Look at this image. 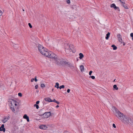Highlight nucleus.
I'll use <instances>...</instances> for the list:
<instances>
[{"label":"nucleus","mask_w":133,"mask_h":133,"mask_svg":"<svg viewBox=\"0 0 133 133\" xmlns=\"http://www.w3.org/2000/svg\"><path fill=\"white\" fill-rule=\"evenodd\" d=\"M34 80V78H32L31 80V82H33Z\"/></svg>","instance_id":"45"},{"label":"nucleus","mask_w":133,"mask_h":133,"mask_svg":"<svg viewBox=\"0 0 133 133\" xmlns=\"http://www.w3.org/2000/svg\"><path fill=\"white\" fill-rule=\"evenodd\" d=\"M34 106L35 107H36L37 109H38L39 108V106L37 104H35L34 105Z\"/></svg>","instance_id":"24"},{"label":"nucleus","mask_w":133,"mask_h":133,"mask_svg":"<svg viewBox=\"0 0 133 133\" xmlns=\"http://www.w3.org/2000/svg\"><path fill=\"white\" fill-rule=\"evenodd\" d=\"M130 36L131 37H133V33H131L130 34Z\"/></svg>","instance_id":"37"},{"label":"nucleus","mask_w":133,"mask_h":133,"mask_svg":"<svg viewBox=\"0 0 133 133\" xmlns=\"http://www.w3.org/2000/svg\"><path fill=\"white\" fill-rule=\"evenodd\" d=\"M9 105L10 108L12 112H15V106L17 105L16 101L13 99H9Z\"/></svg>","instance_id":"3"},{"label":"nucleus","mask_w":133,"mask_h":133,"mask_svg":"<svg viewBox=\"0 0 133 133\" xmlns=\"http://www.w3.org/2000/svg\"><path fill=\"white\" fill-rule=\"evenodd\" d=\"M111 47L113 48V49L116 50L117 49V47L114 45H111Z\"/></svg>","instance_id":"21"},{"label":"nucleus","mask_w":133,"mask_h":133,"mask_svg":"<svg viewBox=\"0 0 133 133\" xmlns=\"http://www.w3.org/2000/svg\"><path fill=\"white\" fill-rule=\"evenodd\" d=\"M90 77L92 79H95V77L94 76H91Z\"/></svg>","instance_id":"30"},{"label":"nucleus","mask_w":133,"mask_h":133,"mask_svg":"<svg viewBox=\"0 0 133 133\" xmlns=\"http://www.w3.org/2000/svg\"><path fill=\"white\" fill-rule=\"evenodd\" d=\"M59 84L58 83H56V85L55 86V87L57 89H58L59 87Z\"/></svg>","instance_id":"20"},{"label":"nucleus","mask_w":133,"mask_h":133,"mask_svg":"<svg viewBox=\"0 0 133 133\" xmlns=\"http://www.w3.org/2000/svg\"><path fill=\"white\" fill-rule=\"evenodd\" d=\"M70 90L69 89H68L67 90V92L68 93H69L70 91Z\"/></svg>","instance_id":"44"},{"label":"nucleus","mask_w":133,"mask_h":133,"mask_svg":"<svg viewBox=\"0 0 133 133\" xmlns=\"http://www.w3.org/2000/svg\"><path fill=\"white\" fill-rule=\"evenodd\" d=\"M64 88V86L63 85H62L60 87H59V88L60 89H61L62 88Z\"/></svg>","instance_id":"23"},{"label":"nucleus","mask_w":133,"mask_h":133,"mask_svg":"<svg viewBox=\"0 0 133 133\" xmlns=\"http://www.w3.org/2000/svg\"><path fill=\"white\" fill-rule=\"evenodd\" d=\"M34 79V80L36 82L38 80L36 78V77L35 79Z\"/></svg>","instance_id":"40"},{"label":"nucleus","mask_w":133,"mask_h":133,"mask_svg":"<svg viewBox=\"0 0 133 133\" xmlns=\"http://www.w3.org/2000/svg\"><path fill=\"white\" fill-rule=\"evenodd\" d=\"M39 51L42 55L45 56L48 55V50L44 47L42 49H41V51Z\"/></svg>","instance_id":"7"},{"label":"nucleus","mask_w":133,"mask_h":133,"mask_svg":"<svg viewBox=\"0 0 133 133\" xmlns=\"http://www.w3.org/2000/svg\"><path fill=\"white\" fill-rule=\"evenodd\" d=\"M44 47L41 45H39L38 46V49L39 51H41V49H42Z\"/></svg>","instance_id":"13"},{"label":"nucleus","mask_w":133,"mask_h":133,"mask_svg":"<svg viewBox=\"0 0 133 133\" xmlns=\"http://www.w3.org/2000/svg\"><path fill=\"white\" fill-rule=\"evenodd\" d=\"M76 59H77V61H78L79 60V59L78 58H77Z\"/></svg>","instance_id":"48"},{"label":"nucleus","mask_w":133,"mask_h":133,"mask_svg":"<svg viewBox=\"0 0 133 133\" xmlns=\"http://www.w3.org/2000/svg\"><path fill=\"white\" fill-rule=\"evenodd\" d=\"M52 91H53V90H54V89H52Z\"/></svg>","instance_id":"50"},{"label":"nucleus","mask_w":133,"mask_h":133,"mask_svg":"<svg viewBox=\"0 0 133 133\" xmlns=\"http://www.w3.org/2000/svg\"><path fill=\"white\" fill-rule=\"evenodd\" d=\"M115 80H116V79H115L114 80V82H115Z\"/></svg>","instance_id":"51"},{"label":"nucleus","mask_w":133,"mask_h":133,"mask_svg":"<svg viewBox=\"0 0 133 133\" xmlns=\"http://www.w3.org/2000/svg\"><path fill=\"white\" fill-rule=\"evenodd\" d=\"M18 96L20 97H22V94L21 93H19L18 94Z\"/></svg>","instance_id":"29"},{"label":"nucleus","mask_w":133,"mask_h":133,"mask_svg":"<svg viewBox=\"0 0 133 133\" xmlns=\"http://www.w3.org/2000/svg\"><path fill=\"white\" fill-rule=\"evenodd\" d=\"M110 33L109 32H108L107 34H106V36L105 37V39L107 40H108V39L109 37H110Z\"/></svg>","instance_id":"18"},{"label":"nucleus","mask_w":133,"mask_h":133,"mask_svg":"<svg viewBox=\"0 0 133 133\" xmlns=\"http://www.w3.org/2000/svg\"><path fill=\"white\" fill-rule=\"evenodd\" d=\"M130 119V118L124 115L121 121L124 123L128 124L129 123V120Z\"/></svg>","instance_id":"5"},{"label":"nucleus","mask_w":133,"mask_h":133,"mask_svg":"<svg viewBox=\"0 0 133 133\" xmlns=\"http://www.w3.org/2000/svg\"><path fill=\"white\" fill-rule=\"evenodd\" d=\"M119 41L122 43V39L121 38H120L118 39Z\"/></svg>","instance_id":"28"},{"label":"nucleus","mask_w":133,"mask_h":133,"mask_svg":"<svg viewBox=\"0 0 133 133\" xmlns=\"http://www.w3.org/2000/svg\"><path fill=\"white\" fill-rule=\"evenodd\" d=\"M79 58L80 59H82L84 57L83 55L81 53H80L79 54Z\"/></svg>","instance_id":"17"},{"label":"nucleus","mask_w":133,"mask_h":133,"mask_svg":"<svg viewBox=\"0 0 133 133\" xmlns=\"http://www.w3.org/2000/svg\"><path fill=\"white\" fill-rule=\"evenodd\" d=\"M41 87L42 88H44L45 87V85L43 84H42L41 85Z\"/></svg>","instance_id":"26"},{"label":"nucleus","mask_w":133,"mask_h":133,"mask_svg":"<svg viewBox=\"0 0 133 133\" xmlns=\"http://www.w3.org/2000/svg\"><path fill=\"white\" fill-rule=\"evenodd\" d=\"M64 47L65 51L66 53H70L71 51L74 53L76 51V50L74 49V46L72 44L69 45L66 43L65 44Z\"/></svg>","instance_id":"2"},{"label":"nucleus","mask_w":133,"mask_h":133,"mask_svg":"<svg viewBox=\"0 0 133 133\" xmlns=\"http://www.w3.org/2000/svg\"><path fill=\"white\" fill-rule=\"evenodd\" d=\"M48 55L46 56H45L53 58L55 62L57 65H60L62 64V62L61 60L58 58L56 55L51 51H48Z\"/></svg>","instance_id":"1"},{"label":"nucleus","mask_w":133,"mask_h":133,"mask_svg":"<svg viewBox=\"0 0 133 133\" xmlns=\"http://www.w3.org/2000/svg\"><path fill=\"white\" fill-rule=\"evenodd\" d=\"M67 64L68 66L71 69H73L74 68V67L72 64L69 63H68Z\"/></svg>","instance_id":"10"},{"label":"nucleus","mask_w":133,"mask_h":133,"mask_svg":"<svg viewBox=\"0 0 133 133\" xmlns=\"http://www.w3.org/2000/svg\"><path fill=\"white\" fill-rule=\"evenodd\" d=\"M3 131V132H5V129H2L1 128V127H0V131Z\"/></svg>","instance_id":"22"},{"label":"nucleus","mask_w":133,"mask_h":133,"mask_svg":"<svg viewBox=\"0 0 133 133\" xmlns=\"http://www.w3.org/2000/svg\"><path fill=\"white\" fill-rule=\"evenodd\" d=\"M111 7L115 9H118V8L114 4H111L110 6Z\"/></svg>","instance_id":"12"},{"label":"nucleus","mask_w":133,"mask_h":133,"mask_svg":"<svg viewBox=\"0 0 133 133\" xmlns=\"http://www.w3.org/2000/svg\"><path fill=\"white\" fill-rule=\"evenodd\" d=\"M28 25L29 26V27L30 28H32V26L31 25V24L30 23H28Z\"/></svg>","instance_id":"31"},{"label":"nucleus","mask_w":133,"mask_h":133,"mask_svg":"<svg viewBox=\"0 0 133 133\" xmlns=\"http://www.w3.org/2000/svg\"><path fill=\"white\" fill-rule=\"evenodd\" d=\"M35 88L36 89H37L38 88V86L37 85H36L35 87Z\"/></svg>","instance_id":"42"},{"label":"nucleus","mask_w":133,"mask_h":133,"mask_svg":"<svg viewBox=\"0 0 133 133\" xmlns=\"http://www.w3.org/2000/svg\"><path fill=\"white\" fill-rule=\"evenodd\" d=\"M4 125L3 124L1 126V128L2 129H5V128H4Z\"/></svg>","instance_id":"25"},{"label":"nucleus","mask_w":133,"mask_h":133,"mask_svg":"<svg viewBox=\"0 0 133 133\" xmlns=\"http://www.w3.org/2000/svg\"><path fill=\"white\" fill-rule=\"evenodd\" d=\"M122 3V5L123 6V7H124V6H125V1H124V3Z\"/></svg>","instance_id":"41"},{"label":"nucleus","mask_w":133,"mask_h":133,"mask_svg":"<svg viewBox=\"0 0 133 133\" xmlns=\"http://www.w3.org/2000/svg\"><path fill=\"white\" fill-rule=\"evenodd\" d=\"M92 71H90L89 72V75H91L92 73Z\"/></svg>","instance_id":"35"},{"label":"nucleus","mask_w":133,"mask_h":133,"mask_svg":"<svg viewBox=\"0 0 133 133\" xmlns=\"http://www.w3.org/2000/svg\"><path fill=\"white\" fill-rule=\"evenodd\" d=\"M59 107V106L58 105H57L56 107V108H58V107Z\"/></svg>","instance_id":"49"},{"label":"nucleus","mask_w":133,"mask_h":133,"mask_svg":"<svg viewBox=\"0 0 133 133\" xmlns=\"http://www.w3.org/2000/svg\"><path fill=\"white\" fill-rule=\"evenodd\" d=\"M9 119V117H6L4 118L2 120L3 123H5Z\"/></svg>","instance_id":"9"},{"label":"nucleus","mask_w":133,"mask_h":133,"mask_svg":"<svg viewBox=\"0 0 133 133\" xmlns=\"http://www.w3.org/2000/svg\"><path fill=\"white\" fill-rule=\"evenodd\" d=\"M23 118L24 119H26L27 122H29V117L27 116V115L25 114L23 116Z\"/></svg>","instance_id":"11"},{"label":"nucleus","mask_w":133,"mask_h":133,"mask_svg":"<svg viewBox=\"0 0 133 133\" xmlns=\"http://www.w3.org/2000/svg\"><path fill=\"white\" fill-rule=\"evenodd\" d=\"M122 43H123V45H124L125 44V43L124 42H123Z\"/></svg>","instance_id":"47"},{"label":"nucleus","mask_w":133,"mask_h":133,"mask_svg":"<svg viewBox=\"0 0 133 133\" xmlns=\"http://www.w3.org/2000/svg\"><path fill=\"white\" fill-rule=\"evenodd\" d=\"M119 1L122 3H124V0H119Z\"/></svg>","instance_id":"33"},{"label":"nucleus","mask_w":133,"mask_h":133,"mask_svg":"<svg viewBox=\"0 0 133 133\" xmlns=\"http://www.w3.org/2000/svg\"><path fill=\"white\" fill-rule=\"evenodd\" d=\"M124 7L125 9H128V7H127V6L126 5H125V6H124Z\"/></svg>","instance_id":"38"},{"label":"nucleus","mask_w":133,"mask_h":133,"mask_svg":"<svg viewBox=\"0 0 133 133\" xmlns=\"http://www.w3.org/2000/svg\"><path fill=\"white\" fill-rule=\"evenodd\" d=\"M112 110L115 113V116L117 117L122 114V113L115 107H112Z\"/></svg>","instance_id":"4"},{"label":"nucleus","mask_w":133,"mask_h":133,"mask_svg":"<svg viewBox=\"0 0 133 133\" xmlns=\"http://www.w3.org/2000/svg\"><path fill=\"white\" fill-rule=\"evenodd\" d=\"M56 101L55 100V99H54L53 100H52L51 101V102H53L55 103H56Z\"/></svg>","instance_id":"32"},{"label":"nucleus","mask_w":133,"mask_h":133,"mask_svg":"<svg viewBox=\"0 0 133 133\" xmlns=\"http://www.w3.org/2000/svg\"><path fill=\"white\" fill-rule=\"evenodd\" d=\"M117 38H118V39L121 38V35L119 34H118L117 35Z\"/></svg>","instance_id":"27"},{"label":"nucleus","mask_w":133,"mask_h":133,"mask_svg":"<svg viewBox=\"0 0 133 133\" xmlns=\"http://www.w3.org/2000/svg\"><path fill=\"white\" fill-rule=\"evenodd\" d=\"M2 14V11L0 10V16H1Z\"/></svg>","instance_id":"36"},{"label":"nucleus","mask_w":133,"mask_h":133,"mask_svg":"<svg viewBox=\"0 0 133 133\" xmlns=\"http://www.w3.org/2000/svg\"><path fill=\"white\" fill-rule=\"evenodd\" d=\"M56 103L58 104H59V102L57 101H56Z\"/></svg>","instance_id":"46"},{"label":"nucleus","mask_w":133,"mask_h":133,"mask_svg":"<svg viewBox=\"0 0 133 133\" xmlns=\"http://www.w3.org/2000/svg\"><path fill=\"white\" fill-rule=\"evenodd\" d=\"M39 101H37L36 102V104H38L39 103Z\"/></svg>","instance_id":"43"},{"label":"nucleus","mask_w":133,"mask_h":133,"mask_svg":"<svg viewBox=\"0 0 133 133\" xmlns=\"http://www.w3.org/2000/svg\"><path fill=\"white\" fill-rule=\"evenodd\" d=\"M66 2L67 3L69 4L70 3V1L69 0H67Z\"/></svg>","instance_id":"34"},{"label":"nucleus","mask_w":133,"mask_h":133,"mask_svg":"<svg viewBox=\"0 0 133 133\" xmlns=\"http://www.w3.org/2000/svg\"><path fill=\"white\" fill-rule=\"evenodd\" d=\"M80 70L81 72H82L84 71V67L83 65H81L80 66Z\"/></svg>","instance_id":"15"},{"label":"nucleus","mask_w":133,"mask_h":133,"mask_svg":"<svg viewBox=\"0 0 133 133\" xmlns=\"http://www.w3.org/2000/svg\"><path fill=\"white\" fill-rule=\"evenodd\" d=\"M44 99H45V100L46 101H47L49 102H51V99L50 98H49V97L46 98Z\"/></svg>","instance_id":"14"},{"label":"nucleus","mask_w":133,"mask_h":133,"mask_svg":"<svg viewBox=\"0 0 133 133\" xmlns=\"http://www.w3.org/2000/svg\"><path fill=\"white\" fill-rule=\"evenodd\" d=\"M39 128L40 129L44 130L48 128L45 125H42L40 126Z\"/></svg>","instance_id":"8"},{"label":"nucleus","mask_w":133,"mask_h":133,"mask_svg":"<svg viewBox=\"0 0 133 133\" xmlns=\"http://www.w3.org/2000/svg\"><path fill=\"white\" fill-rule=\"evenodd\" d=\"M23 11H24V9H23Z\"/></svg>","instance_id":"52"},{"label":"nucleus","mask_w":133,"mask_h":133,"mask_svg":"<svg viewBox=\"0 0 133 133\" xmlns=\"http://www.w3.org/2000/svg\"><path fill=\"white\" fill-rule=\"evenodd\" d=\"M112 126H113V127L114 128H116V125H115V124H112Z\"/></svg>","instance_id":"39"},{"label":"nucleus","mask_w":133,"mask_h":133,"mask_svg":"<svg viewBox=\"0 0 133 133\" xmlns=\"http://www.w3.org/2000/svg\"><path fill=\"white\" fill-rule=\"evenodd\" d=\"M124 115L123 113H122V114L119 116L117 117V118L121 120V119H122Z\"/></svg>","instance_id":"16"},{"label":"nucleus","mask_w":133,"mask_h":133,"mask_svg":"<svg viewBox=\"0 0 133 133\" xmlns=\"http://www.w3.org/2000/svg\"><path fill=\"white\" fill-rule=\"evenodd\" d=\"M51 115L50 112H45L43 114L40 115V116L43 118H45L49 117Z\"/></svg>","instance_id":"6"},{"label":"nucleus","mask_w":133,"mask_h":133,"mask_svg":"<svg viewBox=\"0 0 133 133\" xmlns=\"http://www.w3.org/2000/svg\"><path fill=\"white\" fill-rule=\"evenodd\" d=\"M132 37V40H133V37Z\"/></svg>","instance_id":"53"},{"label":"nucleus","mask_w":133,"mask_h":133,"mask_svg":"<svg viewBox=\"0 0 133 133\" xmlns=\"http://www.w3.org/2000/svg\"><path fill=\"white\" fill-rule=\"evenodd\" d=\"M114 88L116 90H117L118 89V88L117 87L116 85H114L113 86Z\"/></svg>","instance_id":"19"}]
</instances>
